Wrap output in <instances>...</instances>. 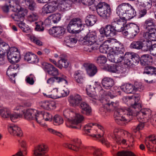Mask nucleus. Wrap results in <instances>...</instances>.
<instances>
[{"label": "nucleus", "instance_id": "obj_36", "mask_svg": "<svg viewBox=\"0 0 156 156\" xmlns=\"http://www.w3.org/2000/svg\"><path fill=\"white\" fill-rule=\"evenodd\" d=\"M142 48L141 49L144 51H151L152 44L151 41L147 39L146 40H142Z\"/></svg>", "mask_w": 156, "mask_h": 156}, {"label": "nucleus", "instance_id": "obj_7", "mask_svg": "<svg viewBox=\"0 0 156 156\" xmlns=\"http://www.w3.org/2000/svg\"><path fill=\"white\" fill-rule=\"evenodd\" d=\"M98 41L97 34L95 32H91L87 34L82 40V43L84 44L92 46L91 48L96 50L99 47Z\"/></svg>", "mask_w": 156, "mask_h": 156}, {"label": "nucleus", "instance_id": "obj_43", "mask_svg": "<svg viewBox=\"0 0 156 156\" xmlns=\"http://www.w3.org/2000/svg\"><path fill=\"white\" fill-rule=\"evenodd\" d=\"M69 62L67 60L64 58H61L58 61V64L57 67L60 69H62L63 67L67 68L69 66Z\"/></svg>", "mask_w": 156, "mask_h": 156}, {"label": "nucleus", "instance_id": "obj_23", "mask_svg": "<svg viewBox=\"0 0 156 156\" xmlns=\"http://www.w3.org/2000/svg\"><path fill=\"white\" fill-rule=\"evenodd\" d=\"M52 119V115L47 112H39L37 122L40 125H42L41 121L44 119L45 121H51Z\"/></svg>", "mask_w": 156, "mask_h": 156}, {"label": "nucleus", "instance_id": "obj_40", "mask_svg": "<svg viewBox=\"0 0 156 156\" xmlns=\"http://www.w3.org/2000/svg\"><path fill=\"white\" fill-rule=\"evenodd\" d=\"M97 19L96 16L93 15H89L86 17L85 21L87 25L91 26L95 23Z\"/></svg>", "mask_w": 156, "mask_h": 156}, {"label": "nucleus", "instance_id": "obj_38", "mask_svg": "<svg viewBox=\"0 0 156 156\" xmlns=\"http://www.w3.org/2000/svg\"><path fill=\"white\" fill-rule=\"evenodd\" d=\"M144 25L146 30L145 31H151L155 29L153 28L155 24L154 23V20L150 18L147 20L145 22Z\"/></svg>", "mask_w": 156, "mask_h": 156}, {"label": "nucleus", "instance_id": "obj_53", "mask_svg": "<svg viewBox=\"0 0 156 156\" xmlns=\"http://www.w3.org/2000/svg\"><path fill=\"white\" fill-rule=\"evenodd\" d=\"M38 18L37 14L36 13H32L29 15L27 17L28 20L30 22L36 21Z\"/></svg>", "mask_w": 156, "mask_h": 156}, {"label": "nucleus", "instance_id": "obj_6", "mask_svg": "<svg viewBox=\"0 0 156 156\" xmlns=\"http://www.w3.org/2000/svg\"><path fill=\"white\" fill-rule=\"evenodd\" d=\"M85 24L80 19L75 18L70 21L67 29L69 32L79 33L83 30Z\"/></svg>", "mask_w": 156, "mask_h": 156}, {"label": "nucleus", "instance_id": "obj_14", "mask_svg": "<svg viewBox=\"0 0 156 156\" xmlns=\"http://www.w3.org/2000/svg\"><path fill=\"white\" fill-rule=\"evenodd\" d=\"M8 59L11 63L17 62L19 60V54L17 48L12 47L7 52Z\"/></svg>", "mask_w": 156, "mask_h": 156}, {"label": "nucleus", "instance_id": "obj_63", "mask_svg": "<svg viewBox=\"0 0 156 156\" xmlns=\"http://www.w3.org/2000/svg\"><path fill=\"white\" fill-rule=\"evenodd\" d=\"M81 2L84 5H91L94 3L92 0H80Z\"/></svg>", "mask_w": 156, "mask_h": 156}, {"label": "nucleus", "instance_id": "obj_16", "mask_svg": "<svg viewBox=\"0 0 156 156\" xmlns=\"http://www.w3.org/2000/svg\"><path fill=\"white\" fill-rule=\"evenodd\" d=\"M86 90L87 95L91 98V99H96L97 97L92 93L94 91L96 93H98L100 94L101 95H102L103 93L104 92V90L99 85H98L96 87H92L90 85H87Z\"/></svg>", "mask_w": 156, "mask_h": 156}, {"label": "nucleus", "instance_id": "obj_51", "mask_svg": "<svg viewBox=\"0 0 156 156\" xmlns=\"http://www.w3.org/2000/svg\"><path fill=\"white\" fill-rule=\"evenodd\" d=\"M97 127L95 126V123H89L86 125L84 127V130L86 133V134L88 133L92 129H95Z\"/></svg>", "mask_w": 156, "mask_h": 156}, {"label": "nucleus", "instance_id": "obj_56", "mask_svg": "<svg viewBox=\"0 0 156 156\" xmlns=\"http://www.w3.org/2000/svg\"><path fill=\"white\" fill-rule=\"evenodd\" d=\"M47 130L49 133L57 136L60 137H61L62 136L61 133L60 132L58 131L57 130H55L52 128H48Z\"/></svg>", "mask_w": 156, "mask_h": 156}, {"label": "nucleus", "instance_id": "obj_47", "mask_svg": "<svg viewBox=\"0 0 156 156\" xmlns=\"http://www.w3.org/2000/svg\"><path fill=\"white\" fill-rule=\"evenodd\" d=\"M10 111L7 108H3L0 110V115L3 118H9L10 115Z\"/></svg>", "mask_w": 156, "mask_h": 156}, {"label": "nucleus", "instance_id": "obj_44", "mask_svg": "<svg viewBox=\"0 0 156 156\" xmlns=\"http://www.w3.org/2000/svg\"><path fill=\"white\" fill-rule=\"evenodd\" d=\"M107 42L109 43L111 42L110 40H107L105 41L104 43L102 44L99 47V50L100 51L103 53H107L109 51V48L108 45L105 44Z\"/></svg>", "mask_w": 156, "mask_h": 156}, {"label": "nucleus", "instance_id": "obj_25", "mask_svg": "<svg viewBox=\"0 0 156 156\" xmlns=\"http://www.w3.org/2000/svg\"><path fill=\"white\" fill-rule=\"evenodd\" d=\"M27 11L26 9L20 10L18 12L12 14L11 17L14 20L22 22L24 19V17L27 14Z\"/></svg>", "mask_w": 156, "mask_h": 156}, {"label": "nucleus", "instance_id": "obj_50", "mask_svg": "<svg viewBox=\"0 0 156 156\" xmlns=\"http://www.w3.org/2000/svg\"><path fill=\"white\" fill-rule=\"evenodd\" d=\"M131 31L132 36H135L140 32V29L138 26L135 24H133L131 28Z\"/></svg>", "mask_w": 156, "mask_h": 156}, {"label": "nucleus", "instance_id": "obj_60", "mask_svg": "<svg viewBox=\"0 0 156 156\" xmlns=\"http://www.w3.org/2000/svg\"><path fill=\"white\" fill-rule=\"evenodd\" d=\"M42 23H41V22L38 23L37 24L36 27H35V30H36L39 32H42L44 30V28L42 26Z\"/></svg>", "mask_w": 156, "mask_h": 156}, {"label": "nucleus", "instance_id": "obj_8", "mask_svg": "<svg viewBox=\"0 0 156 156\" xmlns=\"http://www.w3.org/2000/svg\"><path fill=\"white\" fill-rule=\"evenodd\" d=\"M98 14L104 19H108L111 13V8L109 5L104 2H100L96 6Z\"/></svg>", "mask_w": 156, "mask_h": 156}, {"label": "nucleus", "instance_id": "obj_48", "mask_svg": "<svg viewBox=\"0 0 156 156\" xmlns=\"http://www.w3.org/2000/svg\"><path fill=\"white\" fill-rule=\"evenodd\" d=\"M142 40L139 41H133L130 44V47L131 48L137 49H140L142 48Z\"/></svg>", "mask_w": 156, "mask_h": 156}, {"label": "nucleus", "instance_id": "obj_62", "mask_svg": "<svg viewBox=\"0 0 156 156\" xmlns=\"http://www.w3.org/2000/svg\"><path fill=\"white\" fill-rule=\"evenodd\" d=\"M59 98L66 96L69 94V92L68 90H62L59 91Z\"/></svg>", "mask_w": 156, "mask_h": 156}, {"label": "nucleus", "instance_id": "obj_54", "mask_svg": "<svg viewBox=\"0 0 156 156\" xmlns=\"http://www.w3.org/2000/svg\"><path fill=\"white\" fill-rule=\"evenodd\" d=\"M76 42L77 40L75 38H71L68 40V41L66 43V45L69 47H73Z\"/></svg>", "mask_w": 156, "mask_h": 156}, {"label": "nucleus", "instance_id": "obj_41", "mask_svg": "<svg viewBox=\"0 0 156 156\" xmlns=\"http://www.w3.org/2000/svg\"><path fill=\"white\" fill-rule=\"evenodd\" d=\"M61 17V14L57 13L51 15L48 17V19L49 20H52L54 23H56L60 20Z\"/></svg>", "mask_w": 156, "mask_h": 156}, {"label": "nucleus", "instance_id": "obj_39", "mask_svg": "<svg viewBox=\"0 0 156 156\" xmlns=\"http://www.w3.org/2000/svg\"><path fill=\"white\" fill-rule=\"evenodd\" d=\"M112 153L114 156H136L133 153L129 151H122L118 152L113 151Z\"/></svg>", "mask_w": 156, "mask_h": 156}, {"label": "nucleus", "instance_id": "obj_46", "mask_svg": "<svg viewBox=\"0 0 156 156\" xmlns=\"http://www.w3.org/2000/svg\"><path fill=\"white\" fill-rule=\"evenodd\" d=\"M144 73L148 74H156V68L151 66H146L144 69Z\"/></svg>", "mask_w": 156, "mask_h": 156}, {"label": "nucleus", "instance_id": "obj_5", "mask_svg": "<svg viewBox=\"0 0 156 156\" xmlns=\"http://www.w3.org/2000/svg\"><path fill=\"white\" fill-rule=\"evenodd\" d=\"M133 114L130 109L118 108L115 111L114 117L115 122L119 125H122L124 122L133 118Z\"/></svg>", "mask_w": 156, "mask_h": 156}, {"label": "nucleus", "instance_id": "obj_30", "mask_svg": "<svg viewBox=\"0 0 156 156\" xmlns=\"http://www.w3.org/2000/svg\"><path fill=\"white\" fill-rule=\"evenodd\" d=\"M143 35L146 39H149L152 41H156V29L151 31H145Z\"/></svg>", "mask_w": 156, "mask_h": 156}, {"label": "nucleus", "instance_id": "obj_29", "mask_svg": "<svg viewBox=\"0 0 156 156\" xmlns=\"http://www.w3.org/2000/svg\"><path fill=\"white\" fill-rule=\"evenodd\" d=\"M101 84L104 88L109 89L113 86L114 81L112 78L105 77L102 80Z\"/></svg>", "mask_w": 156, "mask_h": 156}, {"label": "nucleus", "instance_id": "obj_12", "mask_svg": "<svg viewBox=\"0 0 156 156\" xmlns=\"http://www.w3.org/2000/svg\"><path fill=\"white\" fill-rule=\"evenodd\" d=\"M48 146L45 144H41L35 146L33 151V156H49Z\"/></svg>", "mask_w": 156, "mask_h": 156}, {"label": "nucleus", "instance_id": "obj_4", "mask_svg": "<svg viewBox=\"0 0 156 156\" xmlns=\"http://www.w3.org/2000/svg\"><path fill=\"white\" fill-rule=\"evenodd\" d=\"M68 0H57V3L53 1L51 3L49 2L48 5H45L42 9V12L44 13L53 12L57 9L63 11L68 6L67 2Z\"/></svg>", "mask_w": 156, "mask_h": 156}, {"label": "nucleus", "instance_id": "obj_1", "mask_svg": "<svg viewBox=\"0 0 156 156\" xmlns=\"http://www.w3.org/2000/svg\"><path fill=\"white\" fill-rule=\"evenodd\" d=\"M131 98L134 99L135 104L131 105V108H129L133 114V117L136 116L137 120L140 122L137 127L134 128V131L136 133L137 131L143 129L144 126V123L146 121L145 119L151 114V110L145 109H142L138 112L141 108V105L138 101L140 97L139 94H135L132 96Z\"/></svg>", "mask_w": 156, "mask_h": 156}, {"label": "nucleus", "instance_id": "obj_11", "mask_svg": "<svg viewBox=\"0 0 156 156\" xmlns=\"http://www.w3.org/2000/svg\"><path fill=\"white\" fill-rule=\"evenodd\" d=\"M114 53H115V63L121 62L123 60L124 49L122 44L119 42H116L113 46Z\"/></svg>", "mask_w": 156, "mask_h": 156}, {"label": "nucleus", "instance_id": "obj_17", "mask_svg": "<svg viewBox=\"0 0 156 156\" xmlns=\"http://www.w3.org/2000/svg\"><path fill=\"white\" fill-rule=\"evenodd\" d=\"M124 60L125 64L131 66L134 63L138 62L139 59L137 55L133 53L127 52L124 55Z\"/></svg>", "mask_w": 156, "mask_h": 156}, {"label": "nucleus", "instance_id": "obj_13", "mask_svg": "<svg viewBox=\"0 0 156 156\" xmlns=\"http://www.w3.org/2000/svg\"><path fill=\"white\" fill-rule=\"evenodd\" d=\"M95 126L97 127L95 129H92L87 135L97 140L103 136L104 129L100 124L95 123Z\"/></svg>", "mask_w": 156, "mask_h": 156}, {"label": "nucleus", "instance_id": "obj_27", "mask_svg": "<svg viewBox=\"0 0 156 156\" xmlns=\"http://www.w3.org/2000/svg\"><path fill=\"white\" fill-rule=\"evenodd\" d=\"M83 65L86 69L87 73L89 76H93L97 73V67L94 64L86 63Z\"/></svg>", "mask_w": 156, "mask_h": 156}, {"label": "nucleus", "instance_id": "obj_58", "mask_svg": "<svg viewBox=\"0 0 156 156\" xmlns=\"http://www.w3.org/2000/svg\"><path fill=\"white\" fill-rule=\"evenodd\" d=\"M115 53H114V51L112 53H109L107 55V58L108 60L111 62H115Z\"/></svg>", "mask_w": 156, "mask_h": 156}, {"label": "nucleus", "instance_id": "obj_20", "mask_svg": "<svg viewBox=\"0 0 156 156\" xmlns=\"http://www.w3.org/2000/svg\"><path fill=\"white\" fill-rule=\"evenodd\" d=\"M42 65V68L48 75L54 76L58 75V69L51 64L44 62Z\"/></svg>", "mask_w": 156, "mask_h": 156}, {"label": "nucleus", "instance_id": "obj_32", "mask_svg": "<svg viewBox=\"0 0 156 156\" xmlns=\"http://www.w3.org/2000/svg\"><path fill=\"white\" fill-rule=\"evenodd\" d=\"M152 61V58L149 54L144 55L140 57V63L143 66L150 64Z\"/></svg>", "mask_w": 156, "mask_h": 156}, {"label": "nucleus", "instance_id": "obj_24", "mask_svg": "<svg viewBox=\"0 0 156 156\" xmlns=\"http://www.w3.org/2000/svg\"><path fill=\"white\" fill-rule=\"evenodd\" d=\"M65 31V29L62 27H54L49 30L50 35L56 37H60L64 35Z\"/></svg>", "mask_w": 156, "mask_h": 156}, {"label": "nucleus", "instance_id": "obj_42", "mask_svg": "<svg viewBox=\"0 0 156 156\" xmlns=\"http://www.w3.org/2000/svg\"><path fill=\"white\" fill-rule=\"evenodd\" d=\"M63 114L64 116L68 119L67 121H69L74 117L75 112L70 109H67L64 111Z\"/></svg>", "mask_w": 156, "mask_h": 156}, {"label": "nucleus", "instance_id": "obj_15", "mask_svg": "<svg viewBox=\"0 0 156 156\" xmlns=\"http://www.w3.org/2000/svg\"><path fill=\"white\" fill-rule=\"evenodd\" d=\"M123 135H126L127 136H130L131 134L127 131H124L120 129H115L113 131V133L112 135V138L118 144H121L122 136Z\"/></svg>", "mask_w": 156, "mask_h": 156}, {"label": "nucleus", "instance_id": "obj_19", "mask_svg": "<svg viewBox=\"0 0 156 156\" xmlns=\"http://www.w3.org/2000/svg\"><path fill=\"white\" fill-rule=\"evenodd\" d=\"M141 88L140 84L133 85L130 84H127L122 86L121 89L122 90L128 94H134Z\"/></svg>", "mask_w": 156, "mask_h": 156}, {"label": "nucleus", "instance_id": "obj_18", "mask_svg": "<svg viewBox=\"0 0 156 156\" xmlns=\"http://www.w3.org/2000/svg\"><path fill=\"white\" fill-rule=\"evenodd\" d=\"M115 97V96L112 94L111 93H108L105 96H104V98L102 99L101 101L102 106L100 108V111L101 112L105 113L108 112L110 110L109 98L112 99Z\"/></svg>", "mask_w": 156, "mask_h": 156}, {"label": "nucleus", "instance_id": "obj_10", "mask_svg": "<svg viewBox=\"0 0 156 156\" xmlns=\"http://www.w3.org/2000/svg\"><path fill=\"white\" fill-rule=\"evenodd\" d=\"M16 110H21V113H23L24 118L28 120H35L37 121V119L38 118V115L39 113V111L35 109H29L26 110H21L20 107H17Z\"/></svg>", "mask_w": 156, "mask_h": 156}, {"label": "nucleus", "instance_id": "obj_9", "mask_svg": "<svg viewBox=\"0 0 156 156\" xmlns=\"http://www.w3.org/2000/svg\"><path fill=\"white\" fill-rule=\"evenodd\" d=\"M74 117V118H73L71 120L66 122V126L72 129H80L81 127L80 123L84 120V117L80 114L75 113Z\"/></svg>", "mask_w": 156, "mask_h": 156}, {"label": "nucleus", "instance_id": "obj_57", "mask_svg": "<svg viewBox=\"0 0 156 156\" xmlns=\"http://www.w3.org/2000/svg\"><path fill=\"white\" fill-rule=\"evenodd\" d=\"M34 78L35 77L34 75L30 74L26 77V80L27 83L30 85H33L34 83Z\"/></svg>", "mask_w": 156, "mask_h": 156}, {"label": "nucleus", "instance_id": "obj_64", "mask_svg": "<svg viewBox=\"0 0 156 156\" xmlns=\"http://www.w3.org/2000/svg\"><path fill=\"white\" fill-rule=\"evenodd\" d=\"M100 141L103 145H105L107 147H110V144L104 138H102L100 139Z\"/></svg>", "mask_w": 156, "mask_h": 156}, {"label": "nucleus", "instance_id": "obj_52", "mask_svg": "<svg viewBox=\"0 0 156 156\" xmlns=\"http://www.w3.org/2000/svg\"><path fill=\"white\" fill-rule=\"evenodd\" d=\"M96 60L97 63L99 65H101L106 62L107 59L105 56L101 55L97 58Z\"/></svg>", "mask_w": 156, "mask_h": 156}, {"label": "nucleus", "instance_id": "obj_37", "mask_svg": "<svg viewBox=\"0 0 156 156\" xmlns=\"http://www.w3.org/2000/svg\"><path fill=\"white\" fill-rule=\"evenodd\" d=\"M74 77L75 81L78 83H83L84 81V78L81 71H77L75 72Z\"/></svg>", "mask_w": 156, "mask_h": 156}, {"label": "nucleus", "instance_id": "obj_45", "mask_svg": "<svg viewBox=\"0 0 156 156\" xmlns=\"http://www.w3.org/2000/svg\"><path fill=\"white\" fill-rule=\"evenodd\" d=\"M53 122L55 125H60L63 124L64 120L62 117L58 115H55L53 118Z\"/></svg>", "mask_w": 156, "mask_h": 156}, {"label": "nucleus", "instance_id": "obj_59", "mask_svg": "<svg viewBox=\"0 0 156 156\" xmlns=\"http://www.w3.org/2000/svg\"><path fill=\"white\" fill-rule=\"evenodd\" d=\"M58 75L59 76V77H55V79L57 81L58 83H59L63 81H65L66 82H67V81L65 79L66 76H65L61 73H59Z\"/></svg>", "mask_w": 156, "mask_h": 156}, {"label": "nucleus", "instance_id": "obj_31", "mask_svg": "<svg viewBox=\"0 0 156 156\" xmlns=\"http://www.w3.org/2000/svg\"><path fill=\"white\" fill-rule=\"evenodd\" d=\"M20 0H9V2L11 10L16 12L20 11L21 7L19 5Z\"/></svg>", "mask_w": 156, "mask_h": 156}, {"label": "nucleus", "instance_id": "obj_49", "mask_svg": "<svg viewBox=\"0 0 156 156\" xmlns=\"http://www.w3.org/2000/svg\"><path fill=\"white\" fill-rule=\"evenodd\" d=\"M12 70L9 68L7 71L6 73L11 80L12 82L15 83V76L16 75V73H15L14 71H12Z\"/></svg>", "mask_w": 156, "mask_h": 156}, {"label": "nucleus", "instance_id": "obj_33", "mask_svg": "<svg viewBox=\"0 0 156 156\" xmlns=\"http://www.w3.org/2000/svg\"><path fill=\"white\" fill-rule=\"evenodd\" d=\"M80 107L83 113L87 115H90L91 112V109L88 104L85 102H82L80 105Z\"/></svg>", "mask_w": 156, "mask_h": 156}, {"label": "nucleus", "instance_id": "obj_61", "mask_svg": "<svg viewBox=\"0 0 156 156\" xmlns=\"http://www.w3.org/2000/svg\"><path fill=\"white\" fill-rule=\"evenodd\" d=\"M49 101H44L40 102V106L44 109H48Z\"/></svg>", "mask_w": 156, "mask_h": 156}, {"label": "nucleus", "instance_id": "obj_55", "mask_svg": "<svg viewBox=\"0 0 156 156\" xmlns=\"http://www.w3.org/2000/svg\"><path fill=\"white\" fill-rule=\"evenodd\" d=\"M21 113V112L19 114H16L15 113L11 114H10V115L9 117H10V119L12 121L15 122L17 119L21 118L22 115Z\"/></svg>", "mask_w": 156, "mask_h": 156}, {"label": "nucleus", "instance_id": "obj_35", "mask_svg": "<svg viewBox=\"0 0 156 156\" xmlns=\"http://www.w3.org/2000/svg\"><path fill=\"white\" fill-rule=\"evenodd\" d=\"M24 59L27 61H30L31 63L37 62H38L37 56L30 52L27 53L24 56Z\"/></svg>", "mask_w": 156, "mask_h": 156}, {"label": "nucleus", "instance_id": "obj_26", "mask_svg": "<svg viewBox=\"0 0 156 156\" xmlns=\"http://www.w3.org/2000/svg\"><path fill=\"white\" fill-rule=\"evenodd\" d=\"M106 69L109 72L117 73H122L126 70V68H123L116 64L107 65Z\"/></svg>", "mask_w": 156, "mask_h": 156}, {"label": "nucleus", "instance_id": "obj_22", "mask_svg": "<svg viewBox=\"0 0 156 156\" xmlns=\"http://www.w3.org/2000/svg\"><path fill=\"white\" fill-rule=\"evenodd\" d=\"M82 100L81 96L77 94L71 95L68 98V101L70 105L74 107L78 106Z\"/></svg>", "mask_w": 156, "mask_h": 156}, {"label": "nucleus", "instance_id": "obj_2", "mask_svg": "<svg viewBox=\"0 0 156 156\" xmlns=\"http://www.w3.org/2000/svg\"><path fill=\"white\" fill-rule=\"evenodd\" d=\"M64 146L69 149L81 153L85 150H90L93 152V156H103V151L100 148L83 145L81 140L77 138L72 139L70 142L64 144Z\"/></svg>", "mask_w": 156, "mask_h": 156}, {"label": "nucleus", "instance_id": "obj_3", "mask_svg": "<svg viewBox=\"0 0 156 156\" xmlns=\"http://www.w3.org/2000/svg\"><path fill=\"white\" fill-rule=\"evenodd\" d=\"M131 5L126 3L120 4L116 9L117 14L124 20H129L134 17L136 15Z\"/></svg>", "mask_w": 156, "mask_h": 156}, {"label": "nucleus", "instance_id": "obj_28", "mask_svg": "<svg viewBox=\"0 0 156 156\" xmlns=\"http://www.w3.org/2000/svg\"><path fill=\"white\" fill-rule=\"evenodd\" d=\"M44 95L46 97L54 99L59 98V92L58 89L55 88L51 91L47 90L45 93H43Z\"/></svg>", "mask_w": 156, "mask_h": 156}, {"label": "nucleus", "instance_id": "obj_34", "mask_svg": "<svg viewBox=\"0 0 156 156\" xmlns=\"http://www.w3.org/2000/svg\"><path fill=\"white\" fill-rule=\"evenodd\" d=\"M114 29V26L111 25H107L104 29V33L107 37L112 36L115 33Z\"/></svg>", "mask_w": 156, "mask_h": 156}, {"label": "nucleus", "instance_id": "obj_21", "mask_svg": "<svg viewBox=\"0 0 156 156\" xmlns=\"http://www.w3.org/2000/svg\"><path fill=\"white\" fill-rule=\"evenodd\" d=\"M9 133L12 135L20 137L23 135L22 131L18 126L14 124H10L8 126Z\"/></svg>", "mask_w": 156, "mask_h": 156}]
</instances>
